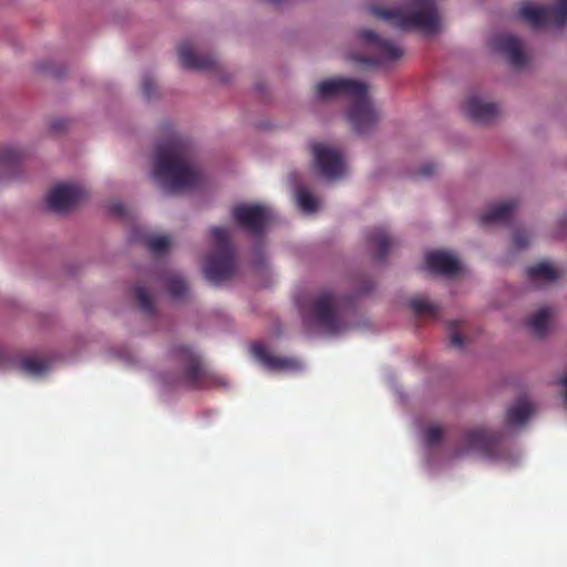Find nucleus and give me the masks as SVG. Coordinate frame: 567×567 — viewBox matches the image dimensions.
Listing matches in <instances>:
<instances>
[{
	"label": "nucleus",
	"mask_w": 567,
	"mask_h": 567,
	"mask_svg": "<svg viewBox=\"0 0 567 567\" xmlns=\"http://www.w3.org/2000/svg\"><path fill=\"white\" fill-rule=\"evenodd\" d=\"M152 175L171 193L198 186L200 172L194 162L189 142L176 133L159 142L156 146Z\"/></svg>",
	"instance_id": "nucleus-1"
},
{
	"label": "nucleus",
	"mask_w": 567,
	"mask_h": 567,
	"mask_svg": "<svg viewBox=\"0 0 567 567\" xmlns=\"http://www.w3.org/2000/svg\"><path fill=\"white\" fill-rule=\"evenodd\" d=\"M368 85L361 81L337 78L317 84L321 99L346 95L352 99L348 120L358 134L372 131L380 121V113L367 96Z\"/></svg>",
	"instance_id": "nucleus-2"
},
{
	"label": "nucleus",
	"mask_w": 567,
	"mask_h": 567,
	"mask_svg": "<svg viewBox=\"0 0 567 567\" xmlns=\"http://www.w3.org/2000/svg\"><path fill=\"white\" fill-rule=\"evenodd\" d=\"M371 13L392 27L408 31L417 30L424 34H434L441 28V19L434 0H411L403 9L371 7Z\"/></svg>",
	"instance_id": "nucleus-3"
},
{
	"label": "nucleus",
	"mask_w": 567,
	"mask_h": 567,
	"mask_svg": "<svg viewBox=\"0 0 567 567\" xmlns=\"http://www.w3.org/2000/svg\"><path fill=\"white\" fill-rule=\"evenodd\" d=\"M210 236L215 241V250L207 257L204 274L208 281L220 284L231 278L236 270L234 248L227 229L213 227Z\"/></svg>",
	"instance_id": "nucleus-4"
},
{
	"label": "nucleus",
	"mask_w": 567,
	"mask_h": 567,
	"mask_svg": "<svg viewBox=\"0 0 567 567\" xmlns=\"http://www.w3.org/2000/svg\"><path fill=\"white\" fill-rule=\"evenodd\" d=\"M173 357L183 365V371L175 381L177 385L190 390H202L210 388L217 382L216 377L204 365L199 355L188 347H175Z\"/></svg>",
	"instance_id": "nucleus-5"
},
{
	"label": "nucleus",
	"mask_w": 567,
	"mask_h": 567,
	"mask_svg": "<svg viewBox=\"0 0 567 567\" xmlns=\"http://www.w3.org/2000/svg\"><path fill=\"white\" fill-rule=\"evenodd\" d=\"M360 39L367 42L373 53L372 56H361L358 61L373 66H386L399 61L404 55V50L395 42L378 35L372 30H361Z\"/></svg>",
	"instance_id": "nucleus-6"
},
{
	"label": "nucleus",
	"mask_w": 567,
	"mask_h": 567,
	"mask_svg": "<svg viewBox=\"0 0 567 567\" xmlns=\"http://www.w3.org/2000/svg\"><path fill=\"white\" fill-rule=\"evenodd\" d=\"M311 313L317 324L330 333L339 332L343 328L341 299L330 291L313 299Z\"/></svg>",
	"instance_id": "nucleus-7"
},
{
	"label": "nucleus",
	"mask_w": 567,
	"mask_h": 567,
	"mask_svg": "<svg viewBox=\"0 0 567 567\" xmlns=\"http://www.w3.org/2000/svg\"><path fill=\"white\" fill-rule=\"evenodd\" d=\"M518 16L533 28L564 25L567 22V0H555V3L548 7L524 2L518 9Z\"/></svg>",
	"instance_id": "nucleus-8"
},
{
	"label": "nucleus",
	"mask_w": 567,
	"mask_h": 567,
	"mask_svg": "<svg viewBox=\"0 0 567 567\" xmlns=\"http://www.w3.org/2000/svg\"><path fill=\"white\" fill-rule=\"evenodd\" d=\"M464 443L468 450L476 451L489 460H502L506 454L502 434L485 427L465 432Z\"/></svg>",
	"instance_id": "nucleus-9"
},
{
	"label": "nucleus",
	"mask_w": 567,
	"mask_h": 567,
	"mask_svg": "<svg viewBox=\"0 0 567 567\" xmlns=\"http://www.w3.org/2000/svg\"><path fill=\"white\" fill-rule=\"evenodd\" d=\"M235 221L248 233L259 236L272 217L269 208L262 205L241 204L233 208Z\"/></svg>",
	"instance_id": "nucleus-10"
},
{
	"label": "nucleus",
	"mask_w": 567,
	"mask_h": 567,
	"mask_svg": "<svg viewBox=\"0 0 567 567\" xmlns=\"http://www.w3.org/2000/svg\"><path fill=\"white\" fill-rule=\"evenodd\" d=\"M315 164L319 173L328 179H337L346 174V163L341 152L321 143L312 144Z\"/></svg>",
	"instance_id": "nucleus-11"
},
{
	"label": "nucleus",
	"mask_w": 567,
	"mask_h": 567,
	"mask_svg": "<svg viewBox=\"0 0 567 567\" xmlns=\"http://www.w3.org/2000/svg\"><path fill=\"white\" fill-rule=\"evenodd\" d=\"M83 187L76 184H61L52 188L47 197L51 210L62 213L75 208L85 197Z\"/></svg>",
	"instance_id": "nucleus-12"
},
{
	"label": "nucleus",
	"mask_w": 567,
	"mask_h": 567,
	"mask_svg": "<svg viewBox=\"0 0 567 567\" xmlns=\"http://www.w3.org/2000/svg\"><path fill=\"white\" fill-rule=\"evenodd\" d=\"M425 262L430 271L446 277H454L461 271V262L447 251H430L425 256Z\"/></svg>",
	"instance_id": "nucleus-13"
},
{
	"label": "nucleus",
	"mask_w": 567,
	"mask_h": 567,
	"mask_svg": "<svg viewBox=\"0 0 567 567\" xmlns=\"http://www.w3.org/2000/svg\"><path fill=\"white\" fill-rule=\"evenodd\" d=\"M494 48L502 53L514 68H523L527 59L523 52L522 42L511 34H502L495 39Z\"/></svg>",
	"instance_id": "nucleus-14"
},
{
	"label": "nucleus",
	"mask_w": 567,
	"mask_h": 567,
	"mask_svg": "<svg viewBox=\"0 0 567 567\" xmlns=\"http://www.w3.org/2000/svg\"><path fill=\"white\" fill-rule=\"evenodd\" d=\"M178 56L184 68L196 71L214 70L217 66V59L213 54L198 55L194 52L189 42L185 41L178 45Z\"/></svg>",
	"instance_id": "nucleus-15"
},
{
	"label": "nucleus",
	"mask_w": 567,
	"mask_h": 567,
	"mask_svg": "<svg viewBox=\"0 0 567 567\" xmlns=\"http://www.w3.org/2000/svg\"><path fill=\"white\" fill-rule=\"evenodd\" d=\"M465 111L471 120L480 123H489L499 114V110L496 104L484 102L476 96L467 99L465 103Z\"/></svg>",
	"instance_id": "nucleus-16"
},
{
	"label": "nucleus",
	"mask_w": 567,
	"mask_h": 567,
	"mask_svg": "<svg viewBox=\"0 0 567 567\" xmlns=\"http://www.w3.org/2000/svg\"><path fill=\"white\" fill-rule=\"evenodd\" d=\"M251 352L259 362L272 371L288 370L296 367L293 360L271 354L267 347L261 343L254 344Z\"/></svg>",
	"instance_id": "nucleus-17"
},
{
	"label": "nucleus",
	"mask_w": 567,
	"mask_h": 567,
	"mask_svg": "<svg viewBox=\"0 0 567 567\" xmlns=\"http://www.w3.org/2000/svg\"><path fill=\"white\" fill-rule=\"evenodd\" d=\"M516 206L517 203L515 200H506L492 205L484 214L481 215L480 223L483 226L506 223L511 219Z\"/></svg>",
	"instance_id": "nucleus-18"
},
{
	"label": "nucleus",
	"mask_w": 567,
	"mask_h": 567,
	"mask_svg": "<svg viewBox=\"0 0 567 567\" xmlns=\"http://www.w3.org/2000/svg\"><path fill=\"white\" fill-rule=\"evenodd\" d=\"M369 243L374 247V260L383 261L389 249L394 245L395 240L382 227L373 228L368 235Z\"/></svg>",
	"instance_id": "nucleus-19"
},
{
	"label": "nucleus",
	"mask_w": 567,
	"mask_h": 567,
	"mask_svg": "<svg viewBox=\"0 0 567 567\" xmlns=\"http://www.w3.org/2000/svg\"><path fill=\"white\" fill-rule=\"evenodd\" d=\"M533 411L532 403L525 399L518 400L507 410L506 423L511 426L522 425L528 420Z\"/></svg>",
	"instance_id": "nucleus-20"
},
{
	"label": "nucleus",
	"mask_w": 567,
	"mask_h": 567,
	"mask_svg": "<svg viewBox=\"0 0 567 567\" xmlns=\"http://www.w3.org/2000/svg\"><path fill=\"white\" fill-rule=\"evenodd\" d=\"M23 156V152L19 148L11 146H1L0 171L3 169L8 171L10 174H13L18 169Z\"/></svg>",
	"instance_id": "nucleus-21"
},
{
	"label": "nucleus",
	"mask_w": 567,
	"mask_h": 567,
	"mask_svg": "<svg viewBox=\"0 0 567 567\" xmlns=\"http://www.w3.org/2000/svg\"><path fill=\"white\" fill-rule=\"evenodd\" d=\"M526 276L532 282L538 280L555 281L559 277L558 270L549 262L543 261L526 270Z\"/></svg>",
	"instance_id": "nucleus-22"
},
{
	"label": "nucleus",
	"mask_w": 567,
	"mask_h": 567,
	"mask_svg": "<svg viewBox=\"0 0 567 567\" xmlns=\"http://www.w3.org/2000/svg\"><path fill=\"white\" fill-rule=\"evenodd\" d=\"M553 315V309L549 307L540 308L527 321V324L533 334L544 337L548 330V322Z\"/></svg>",
	"instance_id": "nucleus-23"
},
{
	"label": "nucleus",
	"mask_w": 567,
	"mask_h": 567,
	"mask_svg": "<svg viewBox=\"0 0 567 567\" xmlns=\"http://www.w3.org/2000/svg\"><path fill=\"white\" fill-rule=\"evenodd\" d=\"M409 306L416 316L436 318L440 315V307L425 298H412Z\"/></svg>",
	"instance_id": "nucleus-24"
},
{
	"label": "nucleus",
	"mask_w": 567,
	"mask_h": 567,
	"mask_svg": "<svg viewBox=\"0 0 567 567\" xmlns=\"http://www.w3.org/2000/svg\"><path fill=\"white\" fill-rule=\"evenodd\" d=\"M20 368L29 374L40 375L49 369V363L44 359L28 357L20 362Z\"/></svg>",
	"instance_id": "nucleus-25"
},
{
	"label": "nucleus",
	"mask_w": 567,
	"mask_h": 567,
	"mask_svg": "<svg viewBox=\"0 0 567 567\" xmlns=\"http://www.w3.org/2000/svg\"><path fill=\"white\" fill-rule=\"evenodd\" d=\"M134 296L138 303L140 309L143 312H145L147 315H153L155 312L154 301L144 287L135 286L134 287Z\"/></svg>",
	"instance_id": "nucleus-26"
},
{
	"label": "nucleus",
	"mask_w": 567,
	"mask_h": 567,
	"mask_svg": "<svg viewBox=\"0 0 567 567\" xmlns=\"http://www.w3.org/2000/svg\"><path fill=\"white\" fill-rule=\"evenodd\" d=\"M166 285L169 295L174 298H183L188 290L186 281L177 275L169 276Z\"/></svg>",
	"instance_id": "nucleus-27"
},
{
	"label": "nucleus",
	"mask_w": 567,
	"mask_h": 567,
	"mask_svg": "<svg viewBox=\"0 0 567 567\" xmlns=\"http://www.w3.org/2000/svg\"><path fill=\"white\" fill-rule=\"evenodd\" d=\"M147 249L155 254L162 255L171 247V239L167 236H153L146 239Z\"/></svg>",
	"instance_id": "nucleus-28"
},
{
	"label": "nucleus",
	"mask_w": 567,
	"mask_h": 567,
	"mask_svg": "<svg viewBox=\"0 0 567 567\" xmlns=\"http://www.w3.org/2000/svg\"><path fill=\"white\" fill-rule=\"evenodd\" d=\"M297 200L302 210L307 213H313L318 208L316 197L306 189H299L297 192Z\"/></svg>",
	"instance_id": "nucleus-29"
},
{
	"label": "nucleus",
	"mask_w": 567,
	"mask_h": 567,
	"mask_svg": "<svg viewBox=\"0 0 567 567\" xmlns=\"http://www.w3.org/2000/svg\"><path fill=\"white\" fill-rule=\"evenodd\" d=\"M464 322L461 320H452L449 322L450 344L454 348L461 349L464 346V339L461 336Z\"/></svg>",
	"instance_id": "nucleus-30"
},
{
	"label": "nucleus",
	"mask_w": 567,
	"mask_h": 567,
	"mask_svg": "<svg viewBox=\"0 0 567 567\" xmlns=\"http://www.w3.org/2000/svg\"><path fill=\"white\" fill-rule=\"evenodd\" d=\"M443 436V429L437 425H431L424 433V440L427 445H436L441 442Z\"/></svg>",
	"instance_id": "nucleus-31"
},
{
	"label": "nucleus",
	"mask_w": 567,
	"mask_h": 567,
	"mask_svg": "<svg viewBox=\"0 0 567 567\" xmlns=\"http://www.w3.org/2000/svg\"><path fill=\"white\" fill-rule=\"evenodd\" d=\"M513 243L516 248L523 249L529 245V236L525 231H516L513 236Z\"/></svg>",
	"instance_id": "nucleus-32"
},
{
	"label": "nucleus",
	"mask_w": 567,
	"mask_h": 567,
	"mask_svg": "<svg viewBox=\"0 0 567 567\" xmlns=\"http://www.w3.org/2000/svg\"><path fill=\"white\" fill-rule=\"evenodd\" d=\"M142 91L147 99H151L155 92V83L148 76H145L142 82Z\"/></svg>",
	"instance_id": "nucleus-33"
},
{
	"label": "nucleus",
	"mask_w": 567,
	"mask_h": 567,
	"mask_svg": "<svg viewBox=\"0 0 567 567\" xmlns=\"http://www.w3.org/2000/svg\"><path fill=\"white\" fill-rule=\"evenodd\" d=\"M436 172V165L434 163H426L424 164L420 171L419 175L422 177H430Z\"/></svg>",
	"instance_id": "nucleus-34"
},
{
	"label": "nucleus",
	"mask_w": 567,
	"mask_h": 567,
	"mask_svg": "<svg viewBox=\"0 0 567 567\" xmlns=\"http://www.w3.org/2000/svg\"><path fill=\"white\" fill-rule=\"evenodd\" d=\"M65 125H66V122L64 120H56L51 123V128L54 132H60V131L64 130Z\"/></svg>",
	"instance_id": "nucleus-35"
},
{
	"label": "nucleus",
	"mask_w": 567,
	"mask_h": 567,
	"mask_svg": "<svg viewBox=\"0 0 567 567\" xmlns=\"http://www.w3.org/2000/svg\"><path fill=\"white\" fill-rule=\"evenodd\" d=\"M112 210L117 214V215H121L124 210V206L122 204H114L112 206Z\"/></svg>",
	"instance_id": "nucleus-36"
},
{
	"label": "nucleus",
	"mask_w": 567,
	"mask_h": 567,
	"mask_svg": "<svg viewBox=\"0 0 567 567\" xmlns=\"http://www.w3.org/2000/svg\"><path fill=\"white\" fill-rule=\"evenodd\" d=\"M561 384L564 385L565 388V395H566V400H567V375H565L563 379H561Z\"/></svg>",
	"instance_id": "nucleus-37"
}]
</instances>
